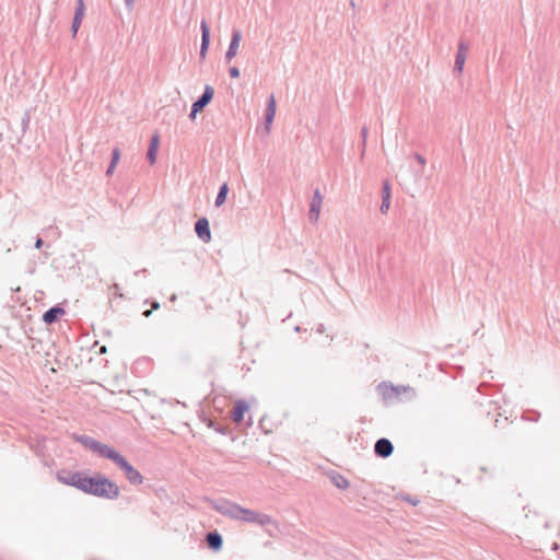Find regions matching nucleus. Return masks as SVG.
<instances>
[{"instance_id":"1","label":"nucleus","mask_w":560,"mask_h":560,"mask_svg":"<svg viewBox=\"0 0 560 560\" xmlns=\"http://www.w3.org/2000/svg\"><path fill=\"white\" fill-rule=\"evenodd\" d=\"M71 436L74 442L80 443L85 448L96 454L98 457L108 459L114 463L116 467L124 472L130 485L139 486L143 482V476L141 472L112 445L102 443L101 441H97L94 438L85 434L72 433Z\"/></svg>"},{"instance_id":"2","label":"nucleus","mask_w":560,"mask_h":560,"mask_svg":"<svg viewBox=\"0 0 560 560\" xmlns=\"http://www.w3.org/2000/svg\"><path fill=\"white\" fill-rule=\"evenodd\" d=\"M83 493L106 500H116L120 494L118 485L107 476L95 472L86 475Z\"/></svg>"},{"instance_id":"3","label":"nucleus","mask_w":560,"mask_h":560,"mask_svg":"<svg viewBox=\"0 0 560 560\" xmlns=\"http://www.w3.org/2000/svg\"><path fill=\"white\" fill-rule=\"evenodd\" d=\"M86 475L88 472L84 470L60 469L57 471L56 478L60 483L73 487L82 492Z\"/></svg>"},{"instance_id":"4","label":"nucleus","mask_w":560,"mask_h":560,"mask_svg":"<svg viewBox=\"0 0 560 560\" xmlns=\"http://www.w3.org/2000/svg\"><path fill=\"white\" fill-rule=\"evenodd\" d=\"M211 506L218 513L241 521L244 508L226 499H219L211 502Z\"/></svg>"},{"instance_id":"5","label":"nucleus","mask_w":560,"mask_h":560,"mask_svg":"<svg viewBox=\"0 0 560 560\" xmlns=\"http://www.w3.org/2000/svg\"><path fill=\"white\" fill-rule=\"evenodd\" d=\"M69 352H45L46 361L50 362L51 359L55 360L57 368L51 366L50 370L52 372H57L58 370H69L71 365L77 366L78 364L68 355Z\"/></svg>"},{"instance_id":"6","label":"nucleus","mask_w":560,"mask_h":560,"mask_svg":"<svg viewBox=\"0 0 560 560\" xmlns=\"http://www.w3.org/2000/svg\"><path fill=\"white\" fill-rule=\"evenodd\" d=\"M394 453V444L387 438H380L374 444V455L378 458H388Z\"/></svg>"},{"instance_id":"7","label":"nucleus","mask_w":560,"mask_h":560,"mask_svg":"<svg viewBox=\"0 0 560 560\" xmlns=\"http://www.w3.org/2000/svg\"><path fill=\"white\" fill-rule=\"evenodd\" d=\"M213 93V89L210 85H207L205 88L203 95L192 104L191 113L189 115L190 119L194 120L196 118L197 113L200 112L205 106H207L211 102Z\"/></svg>"},{"instance_id":"8","label":"nucleus","mask_w":560,"mask_h":560,"mask_svg":"<svg viewBox=\"0 0 560 560\" xmlns=\"http://www.w3.org/2000/svg\"><path fill=\"white\" fill-rule=\"evenodd\" d=\"M249 411V405L244 399H237L233 406V410L231 413L232 420L236 424H242L245 419V415Z\"/></svg>"},{"instance_id":"9","label":"nucleus","mask_w":560,"mask_h":560,"mask_svg":"<svg viewBox=\"0 0 560 560\" xmlns=\"http://www.w3.org/2000/svg\"><path fill=\"white\" fill-rule=\"evenodd\" d=\"M323 205V196L318 189L314 191V196L311 201L308 218L311 222L317 223Z\"/></svg>"},{"instance_id":"10","label":"nucleus","mask_w":560,"mask_h":560,"mask_svg":"<svg viewBox=\"0 0 560 560\" xmlns=\"http://www.w3.org/2000/svg\"><path fill=\"white\" fill-rule=\"evenodd\" d=\"M151 370V359L149 357H141L135 360L131 365V372L139 377L147 375Z\"/></svg>"},{"instance_id":"11","label":"nucleus","mask_w":560,"mask_h":560,"mask_svg":"<svg viewBox=\"0 0 560 560\" xmlns=\"http://www.w3.org/2000/svg\"><path fill=\"white\" fill-rule=\"evenodd\" d=\"M196 233L198 237L205 243H209L211 241V232L209 228V221L206 218H201L197 221L195 225Z\"/></svg>"},{"instance_id":"12","label":"nucleus","mask_w":560,"mask_h":560,"mask_svg":"<svg viewBox=\"0 0 560 560\" xmlns=\"http://www.w3.org/2000/svg\"><path fill=\"white\" fill-rule=\"evenodd\" d=\"M404 388V386H394L392 383L382 382L377 385V390L384 400L397 397V389Z\"/></svg>"},{"instance_id":"13","label":"nucleus","mask_w":560,"mask_h":560,"mask_svg":"<svg viewBox=\"0 0 560 560\" xmlns=\"http://www.w3.org/2000/svg\"><path fill=\"white\" fill-rule=\"evenodd\" d=\"M206 542L212 551H220L223 547L222 535L218 530L209 532L206 536Z\"/></svg>"},{"instance_id":"14","label":"nucleus","mask_w":560,"mask_h":560,"mask_svg":"<svg viewBox=\"0 0 560 560\" xmlns=\"http://www.w3.org/2000/svg\"><path fill=\"white\" fill-rule=\"evenodd\" d=\"M241 40H242L241 32L237 30L233 31L232 39H231L229 49L225 54V58L228 61H231L237 55Z\"/></svg>"},{"instance_id":"15","label":"nucleus","mask_w":560,"mask_h":560,"mask_svg":"<svg viewBox=\"0 0 560 560\" xmlns=\"http://www.w3.org/2000/svg\"><path fill=\"white\" fill-rule=\"evenodd\" d=\"M328 477H329V479H330L331 483H332L336 488H338V489H340V490H346V489H348V488H349V486H350L349 480H348L343 475L339 474V472H338V471H336V470H330V471L328 472Z\"/></svg>"},{"instance_id":"16","label":"nucleus","mask_w":560,"mask_h":560,"mask_svg":"<svg viewBox=\"0 0 560 560\" xmlns=\"http://www.w3.org/2000/svg\"><path fill=\"white\" fill-rule=\"evenodd\" d=\"M159 145H160V137L158 133H155L151 138L148 154H147L148 160L151 165H153L156 162Z\"/></svg>"},{"instance_id":"17","label":"nucleus","mask_w":560,"mask_h":560,"mask_svg":"<svg viewBox=\"0 0 560 560\" xmlns=\"http://www.w3.org/2000/svg\"><path fill=\"white\" fill-rule=\"evenodd\" d=\"M382 195H383V201L381 205V212L383 214H386L390 207V196H392L390 184L388 180H384V183H383Z\"/></svg>"},{"instance_id":"18","label":"nucleus","mask_w":560,"mask_h":560,"mask_svg":"<svg viewBox=\"0 0 560 560\" xmlns=\"http://www.w3.org/2000/svg\"><path fill=\"white\" fill-rule=\"evenodd\" d=\"M276 108H277L276 98H275L273 95H271L269 97L267 113H266V128H267V130L270 129V125L272 124V120H273L275 115H276Z\"/></svg>"},{"instance_id":"19","label":"nucleus","mask_w":560,"mask_h":560,"mask_svg":"<svg viewBox=\"0 0 560 560\" xmlns=\"http://www.w3.org/2000/svg\"><path fill=\"white\" fill-rule=\"evenodd\" d=\"M65 314V311L63 308L61 307H52L50 308L49 311H47L44 316H43V319L46 324H52L55 323L60 316H62Z\"/></svg>"},{"instance_id":"20","label":"nucleus","mask_w":560,"mask_h":560,"mask_svg":"<svg viewBox=\"0 0 560 560\" xmlns=\"http://www.w3.org/2000/svg\"><path fill=\"white\" fill-rule=\"evenodd\" d=\"M467 46L464 43H460L458 46V52L455 60V68L462 72L465 60H466V54H467Z\"/></svg>"},{"instance_id":"21","label":"nucleus","mask_w":560,"mask_h":560,"mask_svg":"<svg viewBox=\"0 0 560 560\" xmlns=\"http://www.w3.org/2000/svg\"><path fill=\"white\" fill-rule=\"evenodd\" d=\"M217 364V360L213 357H210L205 362L198 363L196 368L200 373L208 374L215 370Z\"/></svg>"},{"instance_id":"22","label":"nucleus","mask_w":560,"mask_h":560,"mask_svg":"<svg viewBox=\"0 0 560 560\" xmlns=\"http://www.w3.org/2000/svg\"><path fill=\"white\" fill-rule=\"evenodd\" d=\"M201 30H202V43H201V49L200 55L203 58L206 56V52L208 50L209 46V27L206 21L201 22Z\"/></svg>"},{"instance_id":"23","label":"nucleus","mask_w":560,"mask_h":560,"mask_svg":"<svg viewBox=\"0 0 560 560\" xmlns=\"http://www.w3.org/2000/svg\"><path fill=\"white\" fill-rule=\"evenodd\" d=\"M207 425L209 428L213 429L217 433H219L221 435H229V434H231V431H230V429L226 425H224L222 423H219L215 420H210Z\"/></svg>"},{"instance_id":"24","label":"nucleus","mask_w":560,"mask_h":560,"mask_svg":"<svg viewBox=\"0 0 560 560\" xmlns=\"http://www.w3.org/2000/svg\"><path fill=\"white\" fill-rule=\"evenodd\" d=\"M259 512L244 508L241 521L256 524Z\"/></svg>"},{"instance_id":"25","label":"nucleus","mask_w":560,"mask_h":560,"mask_svg":"<svg viewBox=\"0 0 560 560\" xmlns=\"http://www.w3.org/2000/svg\"><path fill=\"white\" fill-rule=\"evenodd\" d=\"M228 191H229V188H228V185L226 184H223L220 188V191L217 196V199H215V206L217 207H220L224 203L225 199H226V195H228Z\"/></svg>"},{"instance_id":"26","label":"nucleus","mask_w":560,"mask_h":560,"mask_svg":"<svg viewBox=\"0 0 560 560\" xmlns=\"http://www.w3.org/2000/svg\"><path fill=\"white\" fill-rule=\"evenodd\" d=\"M256 524H259L261 526H267V525L273 524V520L271 516H269L267 514L259 513Z\"/></svg>"},{"instance_id":"27","label":"nucleus","mask_w":560,"mask_h":560,"mask_svg":"<svg viewBox=\"0 0 560 560\" xmlns=\"http://www.w3.org/2000/svg\"><path fill=\"white\" fill-rule=\"evenodd\" d=\"M84 14H85L84 1L83 0H78V8H77V11H75V14H74L73 19L82 21L83 18H84Z\"/></svg>"},{"instance_id":"28","label":"nucleus","mask_w":560,"mask_h":560,"mask_svg":"<svg viewBox=\"0 0 560 560\" xmlns=\"http://www.w3.org/2000/svg\"><path fill=\"white\" fill-rule=\"evenodd\" d=\"M119 160H120V151H119L118 148H116V149L113 150V155H112V162L110 163L117 165Z\"/></svg>"},{"instance_id":"29","label":"nucleus","mask_w":560,"mask_h":560,"mask_svg":"<svg viewBox=\"0 0 560 560\" xmlns=\"http://www.w3.org/2000/svg\"><path fill=\"white\" fill-rule=\"evenodd\" d=\"M82 21L81 20H75L73 19V23H72V33H73V36H75L80 25H81Z\"/></svg>"},{"instance_id":"30","label":"nucleus","mask_w":560,"mask_h":560,"mask_svg":"<svg viewBox=\"0 0 560 560\" xmlns=\"http://www.w3.org/2000/svg\"><path fill=\"white\" fill-rule=\"evenodd\" d=\"M230 75L234 79L240 77V70L236 67L230 69Z\"/></svg>"},{"instance_id":"31","label":"nucleus","mask_w":560,"mask_h":560,"mask_svg":"<svg viewBox=\"0 0 560 560\" xmlns=\"http://www.w3.org/2000/svg\"><path fill=\"white\" fill-rule=\"evenodd\" d=\"M115 167H116V165L110 163L109 167L107 168L106 174L112 175L114 173Z\"/></svg>"},{"instance_id":"32","label":"nucleus","mask_w":560,"mask_h":560,"mask_svg":"<svg viewBox=\"0 0 560 560\" xmlns=\"http://www.w3.org/2000/svg\"><path fill=\"white\" fill-rule=\"evenodd\" d=\"M406 501H408V502H409V503H411L412 505H417V504H418V500L412 499L411 497H407V498H406Z\"/></svg>"},{"instance_id":"33","label":"nucleus","mask_w":560,"mask_h":560,"mask_svg":"<svg viewBox=\"0 0 560 560\" xmlns=\"http://www.w3.org/2000/svg\"><path fill=\"white\" fill-rule=\"evenodd\" d=\"M489 406H494V410H498L500 409V407L498 406V402L497 401H493V400H489Z\"/></svg>"},{"instance_id":"34","label":"nucleus","mask_w":560,"mask_h":560,"mask_svg":"<svg viewBox=\"0 0 560 560\" xmlns=\"http://www.w3.org/2000/svg\"><path fill=\"white\" fill-rule=\"evenodd\" d=\"M533 413L535 415V418H532L530 420L537 421L538 418L540 417V413L537 411H533Z\"/></svg>"},{"instance_id":"35","label":"nucleus","mask_w":560,"mask_h":560,"mask_svg":"<svg viewBox=\"0 0 560 560\" xmlns=\"http://www.w3.org/2000/svg\"><path fill=\"white\" fill-rule=\"evenodd\" d=\"M253 424V421H252V416L248 417V421L246 423V427H252Z\"/></svg>"},{"instance_id":"36","label":"nucleus","mask_w":560,"mask_h":560,"mask_svg":"<svg viewBox=\"0 0 560 560\" xmlns=\"http://www.w3.org/2000/svg\"><path fill=\"white\" fill-rule=\"evenodd\" d=\"M405 390H406V387H405V386H404V388H399V389H397V397H398L402 392H405Z\"/></svg>"},{"instance_id":"37","label":"nucleus","mask_w":560,"mask_h":560,"mask_svg":"<svg viewBox=\"0 0 560 560\" xmlns=\"http://www.w3.org/2000/svg\"><path fill=\"white\" fill-rule=\"evenodd\" d=\"M241 370L250 371V368H249V366H245V364H243V365L241 366Z\"/></svg>"},{"instance_id":"38","label":"nucleus","mask_w":560,"mask_h":560,"mask_svg":"<svg viewBox=\"0 0 560 560\" xmlns=\"http://www.w3.org/2000/svg\"><path fill=\"white\" fill-rule=\"evenodd\" d=\"M42 246V240H37L36 247L39 248Z\"/></svg>"},{"instance_id":"39","label":"nucleus","mask_w":560,"mask_h":560,"mask_svg":"<svg viewBox=\"0 0 560 560\" xmlns=\"http://www.w3.org/2000/svg\"><path fill=\"white\" fill-rule=\"evenodd\" d=\"M480 470H481L482 472H487V471H488L487 467H485V466L480 467Z\"/></svg>"},{"instance_id":"40","label":"nucleus","mask_w":560,"mask_h":560,"mask_svg":"<svg viewBox=\"0 0 560 560\" xmlns=\"http://www.w3.org/2000/svg\"><path fill=\"white\" fill-rule=\"evenodd\" d=\"M150 313H151V311H145L143 314H144V316H149Z\"/></svg>"},{"instance_id":"41","label":"nucleus","mask_w":560,"mask_h":560,"mask_svg":"<svg viewBox=\"0 0 560 560\" xmlns=\"http://www.w3.org/2000/svg\"><path fill=\"white\" fill-rule=\"evenodd\" d=\"M159 307V304L158 303H154L153 304V308H158Z\"/></svg>"},{"instance_id":"42","label":"nucleus","mask_w":560,"mask_h":560,"mask_svg":"<svg viewBox=\"0 0 560 560\" xmlns=\"http://www.w3.org/2000/svg\"><path fill=\"white\" fill-rule=\"evenodd\" d=\"M128 4H131L133 0H126Z\"/></svg>"},{"instance_id":"43","label":"nucleus","mask_w":560,"mask_h":560,"mask_svg":"<svg viewBox=\"0 0 560 560\" xmlns=\"http://www.w3.org/2000/svg\"><path fill=\"white\" fill-rule=\"evenodd\" d=\"M100 350L105 351L106 347L103 346V347L100 348Z\"/></svg>"}]
</instances>
